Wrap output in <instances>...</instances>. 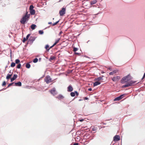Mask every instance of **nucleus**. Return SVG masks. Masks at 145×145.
Wrapping results in <instances>:
<instances>
[{"label": "nucleus", "mask_w": 145, "mask_h": 145, "mask_svg": "<svg viewBox=\"0 0 145 145\" xmlns=\"http://www.w3.org/2000/svg\"><path fill=\"white\" fill-rule=\"evenodd\" d=\"M131 79V77L129 75L123 77L121 80V82L122 84H125L126 82L127 83L123 85L122 86V88L131 86L136 82V81H130Z\"/></svg>", "instance_id": "f257e3e1"}, {"label": "nucleus", "mask_w": 145, "mask_h": 145, "mask_svg": "<svg viewBox=\"0 0 145 145\" xmlns=\"http://www.w3.org/2000/svg\"><path fill=\"white\" fill-rule=\"evenodd\" d=\"M27 14L28 12H27L25 16L21 19L20 22L22 24H24L26 21L29 20L30 15Z\"/></svg>", "instance_id": "f03ea898"}, {"label": "nucleus", "mask_w": 145, "mask_h": 145, "mask_svg": "<svg viewBox=\"0 0 145 145\" xmlns=\"http://www.w3.org/2000/svg\"><path fill=\"white\" fill-rule=\"evenodd\" d=\"M45 81L47 84L51 82H52V79L49 76H46L45 79Z\"/></svg>", "instance_id": "7ed1b4c3"}, {"label": "nucleus", "mask_w": 145, "mask_h": 145, "mask_svg": "<svg viewBox=\"0 0 145 145\" xmlns=\"http://www.w3.org/2000/svg\"><path fill=\"white\" fill-rule=\"evenodd\" d=\"M66 9L65 8H63L62 9L59 11V14L60 16H63L65 13Z\"/></svg>", "instance_id": "20e7f679"}, {"label": "nucleus", "mask_w": 145, "mask_h": 145, "mask_svg": "<svg viewBox=\"0 0 145 145\" xmlns=\"http://www.w3.org/2000/svg\"><path fill=\"white\" fill-rule=\"evenodd\" d=\"M120 79V77L119 76H117L113 77L112 78V80L114 81H118Z\"/></svg>", "instance_id": "39448f33"}, {"label": "nucleus", "mask_w": 145, "mask_h": 145, "mask_svg": "<svg viewBox=\"0 0 145 145\" xmlns=\"http://www.w3.org/2000/svg\"><path fill=\"white\" fill-rule=\"evenodd\" d=\"M123 95H121L120 96L114 99V101H119L123 97Z\"/></svg>", "instance_id": "423d86ee"}, {"label": "nucleus", "mask_w": 145, "mask_h": 145, "mask_svg": "<svg viewBox=\"0 0 145 145\" xmlns=\"http://www.w3.org/2000/svg\"><path fill=\"white\" fill-rule=\"evenodd\" d=\"M120 140V137L117 135H116L114 137V141H118Z\"/></svg>", "instance_id": "0eeeda50"}, {"label": "nucleus", "mask_w": 145, "mask_h": 145, "mask_svg": "<svg viewBox=\"0 0 145 145\" xmlns=\"http://www.w3.org/2000/svg\"><path fill=\"white\" fill-rule=\"evenodd\" d=\"M73 90V88L71 85H70L67 87V91L68 92H71Z\"/></svg>", "instance_id": "6e6552de"}, {"label": "nucleus", "mask_w": 145, "mask_h": 145, "mask_svg": "<svg viewBox=\"0 0 145 145\" xmlns=\"http://www.w3.org/2000/svg\"><path fill=\"white\" fill-rule=\"evenodd\" d=\"M17 74H14V75L13 76V77H12V78H11V79H10L11 82H12L14 80H15L16 78H17Z\"/></svg>", "instance_id": "1a4fd4ad"}, {"label": "nucleus", "mask_w": 145, "mask_h": 145, "mask_svg": "<svg viewBox=\"0 0 145 145\" xmlns=\"http://www.w3.org/2000/svg\"><path fill=\"white\" fill-rule=\"evenodd\" d=\"M50 91V93L54 95L56 94V89L54 88H53L52 90Z\"/></svg>", "instance_id": "9d476101"}, {"label": "nucleus", "mask_w": 145, "mask_h": 145, "mask_svg": "<svg viewBox=\"0 0 145 145\" xmlns=\"http://www.w3.org/2000/svg\"><path fill=\"white\" fill-rule=\"evenodd\" d=\"M15 85L17 86H22V83L20 82H16L14 83Z\"/></svg>", "instance_id": "9b49d317"}, {"label": "nucleus", "mask_w": 145, "mask_h": 145, "mask_svg": "<svg viewBox=\"0 0 145 145\" xmlns=\"http://www.w3.org/2000/svg\"><path fill=\"white\" fill-rule=\"evenodd\" d=\"M12 73H13V72H12L11 74H7V76L6 77V79H7V80H8L9 79H10V78L11 77V76H12Z\"/></svg>", "instance_id": "f8f14e48"}, {"label": "nucleus", "mask_w": 145, "mask_h": 145, "mask_svg": "<svg viewBox=\"0 0 145 145\" xmlns=\"http://www.w3.org/2000/svg\"><path fill=\"white\" fill-rule=\"evenodd\" d=\"M101 84V82H99L98 81H97L95 82L93 84V86H97L98 85L100 84Z\"/></svg>", "instance_id": "ddd939ff"}, {"label": "nucleus", "mask_w": 145, "mask_h": 145, "mask_svg": "<svg viewBox=\"0 0 145 145\" xmlns=\"http://www.w3.org/2000/svg\"><path fill=\"white\" fill-rule=\"evenodd\" d=\"M59 40H60V39H58L56 40V42H55V43L53 44V45L52 46L50 47V48H52L57 43H58V42H59Z\"/></svg>", "instance_id": "4468645a"}, {"label": "nucleus", "mask_w": 145, "mask_h": 145, "mask_svg": "<svg viewBox=\"0 0 145 145\" xmlns=\"http://www.w3.org/2000/svg\"><path fill=\"white\" fill-rule=\"evenodd\" d=\"M35 39V38L34 37H31L29 38L30 41L33 42Z\"/></svg>", "instance_id": "2eb2a0df"}, {"label": "nucleus", "mask_w": 145, "mask_h": 145, "mask_svg": "<svg viewBox=\"0 0 145 145\" xmlns=\"http://www.w3.org/2000/svg\"><path fill=\"white\" fill-rule=\"evenodd\" d=\"M97 1L96 0H94L93 1H91L90 2V4L91 5H93L95 4L97 2Z\"/></svg>", "instance_id": "dca6fc26"}, {"label": "nucleus", "mask_w": 145, "mask_h": 145, "mask_svg": "<svg viewBox=\"0 0 145 145\" xmlns=\"http://www.w3.org/2000/svg\"><path fill=\"white\" fill-rule=\"evenodd\" d=\"M30 13L31 15H34L35 14V11L34 10H30Z\"/></svg>", "instance_id": "f3484780"}, {"label": "nucleus", "mask_w": 145, "mask_h": 145, "mask_svg": "<svg viewBox=\"0 0 145 145\" xmlns=\"http://www.w3.org/2000/svg\"><path fill=\"white\" fill-rule=\"evenodd\" d=\"M45 48L46 49L47 51H48L51 48H50V47L49 48V46L48 45H46L45 46Z\"/></svg>", "instance_id": "a211bd4d"}, {"label": "nucleus", "mask_w": 145, "mask_h": 145, "mask_svg": "<svg viewBox=\"0 0 145 145\" xmlns=\"http://www.w3.org/2000/svg\"><path fill=\"white\" fill-rule=\"evenodd\" d=\"M36 27V25H35L33 24L31 25V28L33 30H34L35 29Z\"/></svg>", "instance_id": "6ab92c4d"}, {"label": "nucleus", "mask_w": 145, "mask_h": 145, "mask_svg": "<svg viewBox=\"0 0 145 145\" xmlns=\"http://www.w3.org/2000/svg\"><path fill=\"white\" fill-rule=\"evenodd\" d=\"M57 98L59 99H62L64 97L61 95H59L57 97Z\"/></svg>", "instance_id": "aec40b11"}, {"label": "nucleus", "mask_w": 145, "mask_h": 145, "mask_svg": "<svg viewBox=\"0 0 145 145\" xmlns=\"http://www.w3.org/2000/svg\"><path fill=\"white\" fill-rule=\"evenodd\" d=\"M117 71L114 70L109 73L110 75H112L117 72Z\"/></svg>", "instance_id": "412c9836"}, {"label": "nucleus", "mask_w": 145, "mask_h": 145, "mask_svg": "<svg viewBox=\"0 0 145 145\" xmlns=\"http://www.w3.org/2000/svg\"><path fill=\"white\" fill-rule=\"evenodd\" d=\"M102 79V77H98L95 78V80L96 81H100Z\"/></svg>", "instance_id": "4be33fe9"}, {"label": "nucleus", "mask_w": 145, "mask_h": 145, "mask_svg": "<svg viewBox=\"0 0 145 145\" xmlns=\"http://www.w3.org/2000/svg\"><path fill=\"white\" fill-rule=\"evenodd\" d=\"M56 57L54 56H51L50 57V58L49 59V60L50 61H51L52 60H53L54 59H55Z\"/></svg>", "instance_id": "5701e85b"}, {"label": "nucleus", "mask_w": 145, "mask_h": 145, "mask_svg": "<svg viewBox=\"0 0 145 145\" xmlns=\"http://www.w3.org/2000/svg\"><path fill=\"white\" fill-rule=\"evenodd\" d=\"M26 67L28 69H29L30 68L31 65L29 63H27L26 65Z\"/></svg>", "instance_id": "b1692460"}, {"label": "nucleus", "mask_w": 145, "mask_h": 145, "mask_svg": "<svg viewBox=\"0 0 145 145\" xmlns=\"http://www.w3.org/2000/svg\"><path fill=\"white\" fill-rule=\"evenodd\" d=\"M71 95V96L74 97L75 96V92H71L70 93Z\"/></svg>", "instance_id": "393cba45"}, {"label": "nucleus", "mask_w": 145, "mask_h": 145, "mask_svg": "<svg viewBox=\"0 0 145 145\" xmlns=\"http://www.w3.org/2000/svg\"><path fill=\"white\" fill-rule=\"evenodd\" d=\"M15 63L14 62H12L11 63L10 66L12 67H14L15 66Z\"/></svg>", "instance_id": "a878e982"}, {"label": "nucleus", "mask_w": 145, "mask_h": 145, "mask_svg": "<svg viewBox=\"0 0 145 145\" xmlns=\"http://www.w3.org/2000/svg\"><path fill=\"white\" fill-rule=\"evenodd\" d=\"M38 61V59L37 58H35L33 60V62L34 63H37Z\"/></svg>", "instance_id": "bb28decb"}, {"label": "nucleus", "mask_w": 145, "mask_h": 145, "mask_svg": "<svg viewBox=\"0 0 145 145\" xmlns=\"http://www.w3.org/2000/svg\"><path fill=\"white\" fill-rule=\"evenodd\" d=\"M34 8V7L33 5H31L29 7V9L30 10H33V8Z\"/></svg>", "instance_id": "cd10ccee"}, {"label": "nucleus", "mask_w": 145, "mask_h": 145, "mask_svg": "<svg viewBox=\"0 0 145 145\" xmlns=\"http://www.w3.org/2000/svg\"><path fill=\"white\" fill-rule=\"evenodd\" d=\"M20 62V61L18 59H16L15 60V63L16 64H18Z\"/></svg>", "instance_id": "c85d7f7f"}, {"label": "nucleus", "mask_w": 145, "mask_h": 145, "mask_svg": "<svg viewBox=\"0 0 145 145\" xmlns=\"http://www.w3.org/2000/svg\"><path fill=\"white\" fill-rule=\"evenodd\" d=\"M39 33L40 34H42L43 33V31L42 30H40L39 31Z\"/></svg>", "instance_id": "c756f323"}, {"label": "nucleus", "mask_w": 145, "mask_h": 145, "mask_svg": "<svg viewBox=\"0 0 145 145\" xmlns=\"http://www.w3.org/2000/svg\"><path fill=\"white\" fill-rule=\"evenodd\" d=\"M59 21L58 20L56 22L53 23L52 25L53 26H54V25H56L59 22Z\"/></svg>", "instance_id": "7c9ffc66"}, {"label": "nucleus", "mask_w": 145, "mask_h": 145, "mask_svg": "<svg viewBox=\"0 0 145 145\" xmlns=\"http://www.w3.org/2000/svg\"><path fill=\"white\" fill-rule=\"evenodd\" d=\"M14 82H13V83H10L8 85V86H7V88H9V87H10V86H12V84H14Z\"/></svg>", "instance_id": "2f4dec72"}, {"label": "nucleus", "mask_w": 145, "mask_h": 145, "mask_svg": "<svg viewBox=\"0 0 145 145\" xmlns=\"http://www.w3.org/2000/svg\"><path fill=\"white\" fill-rule=\"evenodd\" d=\"M21 67V65L20 64H18L17 67V68L18 69H20V68Z\"/></svg>", "instance_id": "473e14b6"}, {"label": "nucleus", "mask_w": 145, "mask_h": 145, "mask_svg": "<svg viewBox=\"0 0 145 145\" xmlns=\"http://www.w3.org/2000/svg\"><path fill=\"white\" fill-rule=\"evenodd\" d=\"M78 48H73V51L74 52H76L78 50Z\"/></svg>", "instance_id": "72a5a7b5"}, {"label": "nucleus", "mask_w": 145, "mask_h": 145, "mask_svg": "<svg viewBox=\"0 0 145 145\" xmlns=\"http://www.w3.org/2000/svg\"><path fill=\"white\" fill-rule=\"evenodd\" d=\"M30 35V34H28L26 37V39H28Z\"/></svg>", "instance_id": "f704fd0d"}, {"label": "nucleus", "mask_w": 145, "mask_h": 145, "mask_svg": "<svg viewBox=\"0 0 145 145\" xmlns=\"http://www.w3.org/2000/svg\"><path fill=\"white\" fill-rule=\"evenodd\" d=\"M6 84V82L5 81H4L3 82L2 84V86H3L5 85Z\"/></svg>", "instance_id": "c9c22d12"}, {"label": "nucleus", "mask_w": 145, "mask_h": 145, "mask_svg": "<svg viewBox=\"0 0 145 145\" xmlns=\"http://www.w3.org/2000/svg\"><path fill=\"white\" fill-rule=\"evenodd\" d=\"M75 94H76V95H77V96H78V95H79V94L78 93V92L76 91H75Z\"/></svg>", "instance_id": "e433bc0d"}, {"label": "nucleus", "mask_w": 145, "mask_h": 145, "mask_svg": "<svg viewBox=\"0 0 145 145\" xmlns=\"http://www.w3.org/2000/svg\"><path fill=\"white\" fill-rule=\"evenodd\" d=\"M27 39H26V38H24L23 40V42H24L26 41V40H27Z\"/></svg>", "instance_id": "4c0bfd02"}, {"label": "nucleus", "mask_w": 145, "mask_h": 145, "mask_svg": "<svg viewBox=\"0 0 145 145\" xmlns=\"http://www.w3.org/2000/svg\"><path fill=\"white\" fill-rule=\"evenodd\" d=\"M145 77V72L144 73V75H143V76L142 78V79H143Z\"/></svg>", "instance_id": "58836bf2"}, {"label": "nucleus", "mask_w": 145, "mask_h": 145, "mask_svg": "<svg viewBox=\"0 0 145 145\" xmlns=\"http://www.w3.org/2000/svg\"><path fill=\"white\" fill-rule=\"evenodd\" d=\"M62 33V31H60L59 33V35H61Z\"/></svg>", "instance_id": "ea45409f"}, {"label": "nucleus", "mask_w": 145, "mask_h": 145, "mask_svg": "<svg viewBox=\"0 0 145 145\" xmlns=\"http://www.w3.org/2000/svg\"><path fill=\"white\" fill-rule=\"evenodd\" d=\"M88 90L89 91H91L92 90V89L91 88H89L88 89Z\"/></svg>", "instance_id": "a19ab883"}, {"label": "nucleus", "mask_w": 145, "mask_h": 145, "mask_svg": "<svg viewBox=\"0 0 145 145\" xmlns=\"http://www.w3.org/2000/svg\"><path fill=\"white\" fill-rule=\"evenodd\" d=\"M84 120L83 119H81V120H79V121L80 122H82V121H84Z\"/></svg>", "instance_id": "79ce46f5"}, {"label": "nucleus", "mask_w": 145, "mask_h": 145, "mask_svg": "<svg viewBox=\"0 0 145 145\" xmlns=\"http://www.w3.org/2000/svg\"><path fill=\"white\" fill-rule=\"evenodd\" d=\"M74 145H78V143H74Z\"/></svg>", "instance_id": "37998d69"}, {"label": "nucleus", "mask_w": 145, "mask_h": 145, "mask_svg": "<svg viewBox=\"0 0 145 145\" xmlns=\"http://www.w3.org/2000/svg\"><path fill=\"white\" fill-rule=\"evenodd\" d=\"M88 99V98L87 97H85L84 99H86V100H87V99Z\"/></svg>", "instance_id": "c03bdc74"}, {"label": "nucleus", "mask_w": 145, "mask_h": 145, "mask_svg": "<svg viewBox=\"0 0 145 145\" xmlns=\"http://www.w3.org/2000/svg\"><path fill=\"white\" fill-rule=\"evenodd\" d=\"M48 24H52V22H48Z\"/></svg>", "instance_id": "a18cd8bd"}, {"label": "nucleus", "mask_w": 145, "mask_h": 145, "mask_svg": "<svg viewBox=\"0 0 145 145\" xmlns=\"http://www.w3.org/2000/svg\"><path fill=\"white\" fill-rule=\"evenodd\" d=\"M9 73H11H11H12V72H11V71H10V72H9Z\"/></svg>", "instance_id": "49530a36"}, {"label": "nucleus", "mask_w": 145, "mask_h": 145, "mask_svg": "<svg viewBox=\"0 0 145 145\" xmlns=\"http://www.w3.org/2000/svg\"><path fill=\"white\" fill-rule=\"evenodd\" d=\"M81 100H81V99H79V101H81Z\"/></svg>", "instance_id": "de8ad7c7"}]
</instances>
